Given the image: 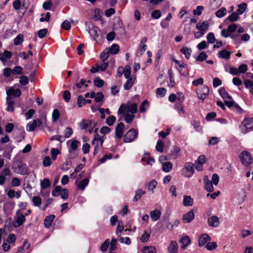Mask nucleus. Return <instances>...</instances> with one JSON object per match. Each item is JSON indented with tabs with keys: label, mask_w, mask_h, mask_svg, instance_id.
Masks as SVG:
<instances>
[{
	"label": "nucleus",
	"mask_w": 253,
	"mask_h": 253,
	"mask_svg": "<svg viewBox=\"0 0 253 253\" xmlns=\"http://www.w3.org/2000/svg\"><path fill=\"white\" fill-rule=\"evenodd\" d=\"M99 32L100 30L97 26L91 23L89 24L88 33L94 40H96V38L98 37Z\"/></svg>",
	"instance_id": "nucleus-7"
},
{
	"label": "nucleus",
	"mask_w": 253,
	"mask_h": 253,
	"mask_svg": "<svg viewBox=\"0 0 253 253\" xmlns=\"http://www.w3.org/2000/svg\"><path fill=\"white\" fill-rule=\"evenodd\" d=\"M135 77L131 76L129 78L127 79L126 82L124 84V88L125 90H129L134 83Z\"/></svg>",
	"instance_id": "nucleus-17"
},
{
	"label": "nucleus",
	"mask_w": 253,
	"mask_h": 253,
	"mask_svg": "<svg viewBox=\"0 0 253 253\" xmlns=\"http://www.w3.org/2000/svg\"><path fill=\"white\" fill-rule=\"evenodd\" d=\"M109 244H110V240H109V239H107L101 245V246L100 247V250L102 252H105L107 250Z\"/></svg>",
	"instance_id": "nucleus-53"
},
{
	"label": "nucleus",
	"mask_w": 253,
	"mask_h": 253,
	"mask_svg": "<svg viewBox=\"0 0 253 253\" xmlns=\"http://www.w3.org/2000/svg\"><path fill=\"white\" fill-rule=\"evenodd\" d=\"M6 93L8 96H9V95H12L15 97H19L21 94V90L19 88L14 89L13 87L10 88L6 91Z\"/></svg>",
	"instance_id": "nucleus-19"
},
{
	"label": "nucleus",
	"mask_w": 253,
	"mask_h": 253,
	"mask_svg": "<svg viewBox=\"0 0 253 253\" xmlns=\"http://www.w3.org/2000/svg\"><path fill=\"white\" fill-rule=\"evenodd\" d=\"M208 58V55L205 52H202L197 56L196 60L198 61H205Z\"/></svg>",
	"instance_id": "nucleus-52"
},
{
	"label": "nucleus",
	"mask_w": 253,
	"mask_h": 253,
	"mask_svg": "<svg viewBox=\"0 0 253 253\" xmlns=\"http://www.w3.org/2000/svg\"><path fill=\"white\" fill-rule=\"evenodd\" d=\"M218 92L223 99H232V97L225 90V88L222 87L219 89Z\"/></svg>",
	"instance_id": "nucleus-29"
},
{
	"label": "nucleus",
	"mask_w": 253,
	"mask_h": 253,
	"mask_svg": "<svg viewBox=\"0 0 253 253\" xmlns=\"http://www.w3.org/2000/svg\"><path fill=\"white\" fill-rule=\"evenodd\" d=\"M145 194V192L142 190L138 189L136 191L135 196L133 199V201H137L140 199L142 195Z\"/></svg>",
	"instance_id": "nucleus-47"
},
{
	"label": "nucleus",
	"mask_w": 253,
	"mask_h": 253,
	"mask_svg": "<svg viewBox=\"0 0 253 253\" xmlns=\"http://www.w3.org/2000/svg\"><path fill=\"white\" fill-rule=\"evenodd\" d=\"M89 180L87 178H84L79 182L78 185V189L82 191L84 190L85 187L88 185Z\"/></svg>",
	"instance_id": "nucleus-27"
},
{
	"label": "nucleus",
	"mask_w": 253,
	"mask_h": 253,
	"mask_svg": "<svg viewBox=\"0 0 253 253\" xmlns=\"http://www.w3.org/2000/svg\"><path fill=\"white\" fill-rule=\"evenodd\" d=\"M42 163L45 167L50 166L51 164L50 158L49 156H45L43 160Z\"/></svg>",
	"instance_id": "nucleus-58"
},
{
	"label": "nucleus",
	"mask_w": 253,
	"mask_h": 253,
	"mask_svg": "<svg viewBox=\"0 0 253 253\" xmlns=\"http://www.w3.org/2000/svg\"><path fill=\"white\" fill-rule=\"evenodd\" d=\"M62 187L60 186H56L52 192V195L54 197H57L59 195L60 192L62 190Z\"/></svg>",
	"instance_id": "nucleus-49"
},
{
	"label": "nucleus",
	"mask_w": 253,
	"mask_h": 253,
	"mask_svg": "<svg viewBox=\"0 0 253 253\" xmlns=\"http://www.w3.org/2000/svg\"><path fill=\"white\" fill-rule=\"evenodd\" d=\"M231 53L230 52L223 49L221 50L218 53V57L219 58H223L226 60H228L230 58Z\"/></svg>",
	"instance_id": "nucleus-26"
},
{
	"label": "nucleus",
	"mask_w": 253,
	"mask_h": 253,
	"mask_svg": "<svg viewBox=\"0 0 253 253\" xmlns=\"http://www.w3.org/2000/svg\"><path fill=\"white\" fill-rule=\"evenodd\" d=\"M107 50L109 51V52L112 54H116L119 50V46L118 44H113L109 49H107Z\"/></svg>",
	"instance_id": "nucleus-41"
},
{
	"label": "nucleus",
	"mask_w": 253,
	"mask_h": 253,
	"mask_svg": "<svg viewBox=\"0 0 253 253\" xmlns=\"http://www.w3.org/2000/svg\"><path fill=\"white\" fill-rule=\"evenodd\" d=\"M24 41V36L22 34H18L14 39V44L15 45H20Z\"/></svg>",
	"instance_id": "nucleus-36"
},
{
	"label": "nucleus",
	"mask_w": 253,
	"mask_h": 253,
	"mask_svg": "<svg viewBox=\"0 0 253 253\" xmlns=\"http://www.w3.org/2000/svg\"><path fill=\"white\" fill-rule=\"evenodd\" d=\"M161 16V12L159 10H155L152 11L151 17L155 19H158Z\"/></svg>",
	"instance_id": "nucleus-57"
},
{
	"label": "nucleus",
	"mask_w": 253,
	"mask_h": 253,
	"mask_svg": "<svg viewBox=\"0 0 253 253\" xmlns=\"http://www.w3.org/2000/svg\"><path fill=\"white\" fill-rule=\"evenodd\" d=\"M42 125V122L39 120H33L32 123H29L27 125V130L29 131H33L36 127Z\"/></svg>",
	"instance_id": "nucleus-9"
},
{
	"label": "nucleus",
	"mask_w": 253,
	"mask_h": 253,
	"mask_svg": "<svg viewBox=\"0 0 253 253\" xmlns=\"http://www.w3.org/2000/svg\"><path fill=\"white\" fill-rule=\"evenodd\" d=\"M174 108L179 113L180 116H182V115L184 114L185 110L184 109L181 103L177 102L174 105Z\"/></svg>",
	"instance_id": "nucleus-30"
},
{
	"label": "nucleus",
	"mask_w": 253,
	"mask_h": 253,
	"mask_svg": "<svg viewBox=\"0 0 253 253\" xmlns=\"http://www.w3.org/2000/svg\"><path fill=\"white\" fill-rule=\"evenodd\" d=\"M125 126V125L123 123H120L117 126L115 129V135L118 138L122 137Z\"/></svg>",
	"instance_id": "nucleus-13"
},
{
	"label": "nucleus",
	"mask_w": 253,
	"mask_h": 253,
	"mask_svg": "<svg viewBox=\"0 0 253 253\" xmlns=\"http://www.w3.org/2000/svg\"><path fill=\"white\" fill-rule=\"evenodd\" d=\"M26 220L25 215L21 212V210H18L16 212L15 217V222L16 225L15 227H19L21 226Z\"/></svg>",
	"instance_id": "nucleus-5"
},
{
	"label": "nucleus",
	"mask_w": 253,
	"mask_h": 253,
	"mask_svg": "<svg viewBox=\"0 0 253 253\" xmlns=\"http://www.w3.org/2000/svg\"><path fill=\"white\" fill-rule=\"evenodd\" d=\"M133 114H130L129 113H121L120 115H123L124 119L127 123L130 124V123L132 122V121L134 118V115Z\"/></svg>",
	"instance_id": "nucleus-25"
},
{
	"label": "nucleus",
	"mask_w": 253,
	"mask_h": 253,
	"mask_svg": "<svg viewBox=\"0 0 253 253\" xmlns=\"http://www.w3.org/2000/svg\"><path fill=\"white\" fill-rule=\"evenodd\" d=\"M208 224L210 227H216L220 223L219 218L216 215H212L208 218Z\"/></svg>",
	"instance_id": "nucleus-8"
},
{
	"label": "nucleus",
	"mask_w": 253,
	"mask_h": 253,
	"mask_svg": "<svg viewBox=\"0 0 253 253\" xmlns=\"http://www.w3.org/2000/svg\"><path fill=\"white\" fill-rule=\"evenodd\" d=\"M33 205L36 207H40L42 203L41 198L39 196H34L32 198Z\"/></svg>",
	"instance_id": "nucleus-44"
},
{
	"label": "nucleus",
	"mask_w": 253,
	"mask_h": 253,
	"mask_svg": "<svg viewBox=\"0 0 253 253\" xmlns=\"http://www.w3.org/2000/svg\"><path fill=\"white\" fill-rule=\"evenodd\" d=\"M239 14L236 12H233L231 15H230L227 18V19L230 22H235L237 21L239 19Z\"/></svg>",
	"instance_id": "nucleus-38"
},
{
	"label": "nucleus",
	"mask_w": 253,
	"mask_h": 253,
	"mask_svg": "<svg viewBox=\"0 0 253 253\" xmlns=\"http://www.w3.org/2000/svg\"><path fill=\"white\" fill-rule=\"evenodd\" d=\"M208 42L209 43H213L215 42L216 39L213 33L211 32L208 34L207 36Z\"/></svg>",
	"instance_id": "nucleus-46"
},
{
	"label": "nucleus",
	"mask_w": 253,
	"mask_h": 253,
	"mask_svg": "<svg viewBox=\"0 0 253 253\" xmlns=\"http://www.w3.org/2000/svg\"><path fill=\"white\" fill-rule=\"evenodd\" d=\"M142 253H156V249L154 246H145L142 250Z\"/></svg>",
	"instance_id": "nucleus-34"
},
{
	"label": "nucleus",
	"mask_w": 253,
	"mask_h": 253,
	"mask_svg": "<svg viewBox=\"0 0 253 253\" xmlns=\"http://www.w3.org/2000/svg\"><path fill=\"white\" fill-rule=\"evenodd\" d=\"M131 73V68L129 65H126L124 68V71L123 74L124 75V77L126 79H128L130 77Z\"/></svg>",
	"instance_id": "nucleus-43"
},
{
	"label": "nucleus",
	"mask_w": 253,
	"mask_h": 253,
	"mask_svg": "<svg viewBox=\"0 0 253 253\" xmlns=\"http://www.w3.org/2000/svg\"><path fill=\"white\" fill-rule=\"evenodd\" d=\"M193 203V200L190 196H184L183 198V204L185 207L192 206Z\"/></svg>",
	"instance_id": "nucleus-24"
},
{
	"label": "nucleus",
	"mask_w": 253,
	"mask_h": 253,
	"mask_svg": "<svg viewBox=\"0 0 253 253\" xmlns=\"http://www.w3.org/2000/svg\"><path fill=\"white\" fill-rule=\"evenodd\" d=\"M180 52L184 54L187 59H189L192 52V50L191 48H188L187 47H183L180 49Z\"/></svg>",
	"instance_id": "nucleus-28"
},
{
	"label": "nucleus",
	"mask_w": 253,
	"mask_h": 253,
	"mask_svg": "<svg viewBox=\"0 0 253 253\" xmlns=\"http://www.w3.org/2000/svg\"><path fill=\"white\" fill-rule=\"evenodd\" d=\"M180 150L181 149L179 147L174 146L170 150V154L174 157V159H176L179 155Z\"/></svg>",
	"instance_id": "nucleus-33"
},
{
	"label": "nucleus",
	"mask_w": 253,
	"mask_h": 253,
	"mask_svg": "<svg viewBox=\"0 0 253 253\" xmlns=\"http://www.w3.org/2000/svg\"><path fill=\"white\" fill-rule=\"evenodd\" d=\"M55 217L54 214H51L45 217L44 220V224L46 228H49L51 226Z\"/></svg>",
	"instance_id": "nucleus-20"
},
{
	"label": "nucleus",
	"mask_w": 253,
	"mask_h": 253,
	"mask_svg": "<svg viewBox=\"0 0 253 253\" xmlns=\"http://www.w3.org/2000/svg\"><path fill=\"white\" fill-rule=\"evenodd\" d=\"M60 196L63 200H67L69 197L68 190L65 188L62 190L60 193Z\"/></svg>",
	"instance_id": "nucleus-61"
},
{
	"label": "nucleus",
	"mask_w": 253,
	"mask_h": 253,
	"mask_svg": "<svg viewBox=\"0 0 253 253\" xmlns=\"http://www.w3.org/2000/svg\"><path fill=\"white\" fill-rule=\"evenodd\" d=\"M210 240L211 238L207 234L205 233L200 235L198 239L199 246H203Z\"/></svg>",
	"instance_id": "nucleus-11"
},
{
	"label": "nucleus",
	"mask_w": 253,
	"mask_h": 253,
	"mask_svg": "<svg viewBox=\"0 0 253 253\" xmlns=\"http://www.w3.org/2000/svg\"><path fill=\"white\" fill-rule=\"evenodd\" d=\"M18 168L21 174L24 175L27 173L28 169L25 164H19L18 166Z\"/></svg>",
	"instance_id": "nucleus-42"
},
{
	"label": "nucleus",
	"mask_w": 253,
	"mask_h": 253,
	"mask_svg": "<svg viewBox=\"0 0 253 253\" xmlns=\"http://www.w3.org/2000/svg\"><path fill=\"white\" fill-rule=\"evenodd\" d=\"M195 214L193 211H190L183 215L182 220L184 223H190L194 218Z\"/></svg>",
	"instance_id": "nucleus-14"
},
{
	"label": "nucleus",
	"mask_w": 253,
	"mask_h": 253,
	"mask_svg": "<svg viewBox=\"0 0 253 253\" xmlns=\"http://www.w3.org/2000/svg\"><path fill=\"white\" fill-rule=\"evenodd\" d=\"M241 131L243 133H246L253 130V119L246 118L242 122L240 126Z\"/></svg>",
	"instance_id": "nucleus-2"
},
{
	"label": "nucleus",
	"mask_w": 253,
	"mask_h": 253,
	"mask_svg": "<svg viewBox=\"0 0 253 253\" xmlns=\"http://www.w3.org/2000/svg\"><path fill=\"white\" fill-rule=\"evenodd\" d=\"M164 144L162 140H159L156 146V149L157 151L162 153L163 151Z\"/></svg>",
	"instance_id": "nucleus-50"
},
{
	"label": "nucleus",
	"mask_w": 253,
	"mask_h": 253,
	"mask_svg": "<svg viewBox=\"0 0 253 253\" xmlns=\"http://www.w3.org/2000/svg\"><path fill=\"white\" fill-rule=\"evenodd\" d=\"M166 89L165 88H158L157 89V95L159 97H164L166 94Z\"/></svg>",
	"instance_id": "nucleus-59"
},
{
	"label": "nucleus",
	"mask_w": 253,
	"mask_h": 253,
	"mask_svg": "<svg viewBox=\"0 0 253 253\" xmlns=\"http://www.w3.org/2000/svg\"><path fill=\"white\" fill-rule=\"evenodd\" d=\"M102 15V11L99 9H96L94 11L93 18H94V20H98L101 17Z\"/></svg>",
	"instance_id": "nucleus-55"
},
{
	"label": "nucleus",
	"mask_w": 253,
	"mask_h": 253,
	"mask_svg": "<svg viewBox=\"0 0 253 253\" xmlns=\"http://www.w3.org/2000/svg\"><path fill=\"white\" fill-rule=\"evenodd\" d=\"M209 25L207 21H205L201 23H198L196 25V28L199 30L202 34H205L206 32Z\"/></svg>",
	"instance_id": "nucleus-15"
},
{
	"label": "nucleus",
	"mask_w": 253,
	"mask_h": 253,
	"mask_svg": "<svg viewBox=\"0 0 253 253\" xmlns=\"http://www.w3.org/2000/svg\"><path fill=\"white\" fill-rule=\"evenodd\" d=\"M47 32L48 30L47 29H42L40 30L38 32V37L41 39L44 38L47 33Z\"/></svg>",
	"instance_id": "nucleus-63"
},
{
	"label": "nucleus",
	"mask_w": 253,
	"mask_h": 253,
	"mask_svg": "<svg viewBox=\"0 0 253 253\" xmlns=\"http://www.w3.org/2000/svg\"><path fill=\"white\" fill-rule=\"evenodd\" d=\"M209 93V88L207 86H203L201 89H199L197 91V94L198 98L203 101L207 97Z\"/></svg>",
	"instance_id": "nucleus-6"
},
{
	"label": "nucleus",
	"mask_w": 253,
	"mask_h": 253,
	"mask_svg": "<svg viewBox=\"0 0 253 253\" xmlns=\"http://www.w3.org/2000/svg\"><path fill=\"white\" fill-rule=\"evenodd\" d=\"M94 84L96 86L101 87L104 85V81L102 80L97 78L94 79Z\"/></svg>",
	"instance_id": "nucleus-62"
},
{
	"label": "nucleus",
	"mask_w": 253,
	"mask_h": 253,
	"mask_svg": "<svg viewBox=\"0 0 253 253\" xmlns=\"http://www.w3.org/2000/svg\"><path fill=\"white\" fill-rule=\"evenodd\" d=\"M138 136V132L134 128L129 129L124 136V142L129 143L134 141Z\"/></svg>",
	"instance_id": "nucleus-3"
},
{
	"label": "nucleus",
	"mask_w": 253,
	"mask_h": 253,
	"mask_svg": "<svg viewBox=\"0 0 253 253\" xmlns=\"http://www.w3.org/2000/svg\"><path fill=\"white\" fill-rule=\"evenodd\" d=\"M247 7V4L246 3H242L238 4V9L237 10V13L239 15H241L244 13Z\"/></svg>",
	"instance_id": "nucleus-32"
},
{
	"label": "nucleus",
	"mask_w": 253,
	"mask_h": 253,
	"mask_svg": "<svg viewBox=\"0 0 253 253\" xmlns=\"http://www.w3.org/2000/svg\"><path fill=\"white\" fill-rule=\"evenodd\" d=\"M179 242L182 245L181 248L184 249L191 243V240L188 236H184L180 239Z\"/></svg>",
	"instance_id": "nucleus-21"
},
{
	"label": "nucleus",
	"mask_w": 253,
	"mask_h": 253,
	"mask_svg": "<svg viewBox=\"0 0 253 253\" xmlns=\"http://www.w3.org/2000/svg\"><path fill=\"white\" fill-rule=\"evenodd\" d=\"M227 10L224 7H222L219 10H218L215 12V16L218 18H221L223 17L226 13Z\"/></svg>",
	"instance_id": "nucleus-39"
},
{
	"label": "nucleus",
	"mask_w": 253,
	"mask_h": 253,
	"mask_svg": "<svg viewBox=\"0 0 253 253\" xmlns=\"http://www.w3.org/2000/svg\"><path fill=\"white\" fill-rule=\"evenodd\" d=\"M60 116L59 112L58 109H55L53 110L52 114V119L53 122H56L58 120Z\"/></svg>",
	"instance_id": "nucleus-45"
},
{
	"label": "nucleus",
	"mask_w": 253,
	"mask_h": 253,
	"mask_svg": "<svg viewBox=\"0 0 253 253\" xmlns=\"http://www.w3.org/2000/svg\"><path fill=\"white\" fill-rule=\"evenodd\" d=\"M72 166V162L70 161H66L64 163L61 168V169L64 171H67L69 170Z\"/></svg>",
	"instance_id": "nucleus-48"
},
{
	"label": "nucleus",
	"mask_w": 253,
	"mask_h": 253,
	"mask_svg": "<svg viewBox=\"0 0 253 253\" xmlns=\"http://www.w3.org/2000/svg\"><path fill=\"white\" fill-rule=\"evenodd\" d=\"M203 6L199 5L196 7V9H194L193 11V14L197 15H200L202 14V11L204 9Z\"/></svg>",
	"instance_id": "nucleus-60"
},
{
	"label": "nucleus",
	"mask_w": 253,
	"mask_h": 253,
	"mask_svg": "<svg viewBox=\"0 0 253 253\" xmlns=\"http://www.w3.org/2000/svg\"><path fill=\"white\" fill-rule=\"evenodd\" d=\"M116 118L114 116H110L107 118L106 123L109 126H112L116 121Z\"/></svg>",
	"instance_id": "nucleus-51"
},
{
	"label": "nucleus",
	"mask_w": 253,
	"mask_h": 253,
	"mask_svg": "<svg viewBox=\"0 0 253 253\" xmlns=\"http://www.w3.org/2000/svg\"><path fill=\"white\" fill-rule=\"evenodd\" d=\"M240 158L242 164L246 166L250 165L253 161L251 154L246 151H244L240 154Z\"/></svg>",
	"instance_id": "nucleus-4"
},
{
	"label": "nucleus",
	"mask_w": 253,
	"mask_h": 253,
	"mask_svg": "<svg viewBox=\"0 0 253 253\" xmlns=\"http://www.w3.org/2000/svg\"><path fill=\"white\" fill-rule=\"evenodd\" d=\"M10 97L7 96L6 97V104L7 105V107L6 108V111L8 112H13L14 110L13 104L14 102L12 100H10Z\"/></svg>",
	"instance_id": "nucleus-31"
},
{
	"label": "nucleus",
	"mask_w": 253,
	"mask_h": 253,
	"mask_svg": "<svg viewBox=\"0 0 253 253\" xmlns=\"http://www.w3.org/2000/svg\"><path fill=\"white\" fill-rule=\"evenodd\" d=\"M104 142L103 137H101L98 134H95L93 139L92 140V143L93 145H96L101 147L103 145Z\"/></svg>",
	"instance_id": "nucleus-16"
},
{
	"label": "nucleus",
	"mask_w": 253,
	"mask_h": 253,
	"mask_svg": "<svg viewBox=\"0 0 253 253\" xmlns=\"http://www.w3.org/2000/svg\"><path fill=\"white\" fill-rule=\"evenodd\" d=\"M204 183L205 189L209 192H211L214 190L213 184L211 181L209 179L208 176H205L204 178Z\"/></svg>",
	"instance_id": "nucleus-12"
},
{
	"label": "nucleus",
	"mask_w": 253,
	"mask_h": 253,
	"mask_svg": "<svg viewBox=\"0 0 253 253\" xmlns=\"http://www.w3.org/2000/svg\"><path fill=\"white\" fill-rule=\"evenodd\" d=\"M19 83L23 85L27 84L29 83V79L26 76H22L20 78Z\"/></svg>",
	"instance_id": "nucleus-64"
},
{
	"label": "nucleus",
	"mask_w": 253,
	"mask_h": 253,
	"mask_svg": "<svg viewBox=\"0 0 253 253\" xmlns=\"http://www.w3.org/2000/svg\"><path fill=\"white\" fill-rule=\"evenodd\" d=\"M12 56V53L7 50H5L3 53L0 54V60L5 62L7 59H10Z\"/></svg>",
	"instance_id": "nucleus-22"
},
{
	"label": "nucleus",
	"mask_w": 253,
	"mask_h": 253,
	"mask_svg": "<svg viewBox=\"0 0 253 253\" xmlns=\"http://www.w3.org/2000/svg\"><path fill=\"white\" fill-rule=\"evenodd\" d=\"M85 80H84V79H82L80 82L76 84H75V85H74V86H73V88L74 89H75L76 87H77V88H81L84 84L85 85V87H87V84H85Z\"/></svg>",
	"instance_id": "nucleus-56"
},
{
	"label": "nucleus",
	"mask_w": 253,
	"mask_h": 253,
	"mask_svg": "<svg viewBox=\"0 0 253 253\" xmlns=\"http://www.w3.org/2000/svg\"><path fill=\"white\" fill-rule=\"evenodd\" d=\"M137 111V105L136 103L131 104L130 102L127 101L126 104H122L118 111V114L131 113L135 114Z\"/></svg>",
	"instance_id": "nucleus-1"
},
{
	"label": "nucleus",
	"mask_w": 253,
	"mask_h": 253,
	"mask_svg": "<svg viewBox=\"0 0 253 253\" xmlns=\"http://www.w3.org/2000/svg\"><path fill=\"white\" fill-rule=\"evenodd\" d=\"M12 74L14 75H21L22 73V68L20 66H15L12 70Z\"/></svg>",
	"instance_id": "nucleus-54"
},
{
	"label": "nucleus",
	"mask_w": 253,
	"mask_h": 253,
	"mask_svg": "<svg viewBox=\"0 0 253 253\" xmlns=\"http://www.w3.org/2000/svg\"><path fill=\"white\" fill-rule=\"evenodd\" d=\"M50 185V182L47 178H44L41 182V187L42 189H46Z\"/></svg>",
	"instance_id": "nucleus-40"
},
{
	"label": "nucleus",
	"mask_w": 253,
	"mask_h": 253,
	"mask_svg": "<svg viewBox=\"0 0 253 253\" xmlns=\"http://www.w3.org/2000/svg\"><path fill=\"white\" fill-rule=\"evenodd\" d=\"M172 167V165L170 162H165L163 164L162 169L164 171L168 172L171 170Z\"/></svg>",
	"instance_id": "nucleus-35"
},
{
	"label": "nucleus",
	"mask_w": 253,
	"mask_h": 253,
	"mask_svg": "<svg viewBox=\"0 0 253 253\" xmlns=\"http://www.w3.org/2000/svg\"><path fill=\"white\" fill-rule=\"evenodd\" d=\"M150 214L152 220L157 221L160 218L161 212L158 210H155L151 211Z\"/></svg>",
	"instance_id": "nucleus-23"
},
{
	"label": "nucleus",
	"mask_w": 253,
	"mask_h": 253,
	"mask_svg": "<svg viewBox=\"0 0 253 253\" xmlns=\"http://www.w3.org/2000/svg\"><path fill=\"white\" fill-rule=\"evenodd\" d=\"M178 245L176 241H172L170 242L168 250L169 253H177Z\"/></svg>",
	"instance_id": "nucleus-18"
},
{
	"label": "nucleus",
	"mask_w": 253,
	"mask_h": 253,
	"mask_svg": "<svg viewBox=\"0 0 253 253\" xmlns=\"http://www.w3.org/2000/svg\"><path fill=\"white\" fill-rule=\"evenodd\" d=\"M149 102L147 100L143 101L140 105L139 111L141 113H144L148 107Z\"/></svg>",
	"instance_id": "nucleus-37"
},
{
	"label": "nucleus",
	"mask_w": 253,
	"mask_h": 253,
	"mask_svg": "<svg viewBox=\"0 0 253 253\" xmlns=\"http://www.w3.org/2000/svg\"><path fill=\"white\" fill-rule=\"evenodd\" d=\"M96 124L94 122L89 120H83L80 123V126L82 129H86L92 126H95Z\"/></svg>",
	"instance_id": "nucleus-10"
}]
</instances>
